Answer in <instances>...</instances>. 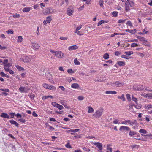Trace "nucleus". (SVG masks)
Listing matches in <instances>:
<instances>
[{
	"instance_id": "f257e3e1",
	"label": "nucleus",
	"mask_w": 152,
	"mask_h": 152,
	"mask_svg": "<svg viewBox=\"0 0 152 152\" xmlns=\"http://www.w3.org/2000/svg\"><path fill=\"white\" fill-rule=\"evenodd\" d=\"M34 58H35V57L33 55H29L28 56H26L23 55L22 58L20 59V60L25 63H27L29 62L32 59Z\"/></svg>"
},
{
	"instance_id": "f03ea898",
	"label": "nucleus",
	"mask_w": 152,
	"mask_h": 152,
	"mask_svg": "<svg viewBox=\"0 0 152 152\" xmlns=\"http://www.w3.org/2000/svg\"><path fill=\"white\" fill-rule=\"evenodd\" d=\"M113 122L114 124H125V123H127L130 124L129 120H126L124 122L122 121L121 119V118H114Z\"/></svg>"
},
{
	"instance_id": "7ed1b4c3",
	"label": "nucleus",
	"mask_w": 152,
	"mask_h": 152,
	"mask_svg": "<svg viewBox=\"0 0 152 152\" xmlns=\"http://www.w3.org/2000/svg\"><path fill=\"white\" fill-rule=\"evenodd\" d=\"M42 86L44 88L49 90H55L56 89V88L55 86L52 85H50L46 83H43Z\"/></svg>"
},
{
	"instance_id": "20e7f679",
	"label": "nucleus",
	"mask_w": 152,
	"mask_h": 152,
	"mask_svg": "<svg viewBox=\"0 0 152 152\" xmlns=\"http://www.w3.org/2000/svg\"><path fill=\"white\" fill-rule=\"evenodd\" d=\"M103 110L104 109L102 108L97 110L96 111V118H99L100 117L102 114Z\"/></svg>"
},
{
	"instance_id": "39448f33",
	"label": "nucleus",
	"mask_w": 152,
	"mask_h": 152,
	"mask_svg": "<svg viewBox=\"0 0 152 152\" xmlns=\"http://www.w3.org/2000/svg\"><path fill=\"white\" fill-rule=\"evenodd\" d=\"M55 56L58 58H61L64 57V54L61 51H56Z\"/></svg>"
},
{
	"instance_id": "423d86ee",
	"label": "nucleus",
	"mask_w": 152,
	"mask_h": 152,
	"mask_svg": "<svg viewBox=\"0 0 152 152\" xmlns=\"http://www.w3.org/2000/svg\"><path fill=\"white\" fill-rule=\"evenodd\" d=\"M9 114L10 115V118H14L15 116H16L17 118H21L22 117V115L21 114L19 113L15 114V113L12 112L10 113Z\"/></svg>"
},
{
	"instance_id": "0eeeda50",
	"label": "nucleus",
	"mask_w": 152,
	"mask_h": 152,
	"mask_svg": "<svg viewBox=\"0 0 152 152\" xmlns=\"http://www.w3.org/2000/svg\"><path fill=\"white\" fill-rule=\"evenodd\" d=\"M52 105L54 107L58 108L59 110H61L64 108L61 105L55 102H52L51 103Z\"/></svg>"
},
{
	"instance_id": "6e6552de",
	"label": "nucleus",
	"mask_w": 152,
	"mask_h": 152,
	"mask_svg": "<svg viewBox=\"0 0 152 152\" xmlns=\"http://www.w3.org/2000/svg\"><path fill=\"white\" fill-rule=\"evenodd\" d=\"M96 146L98 149V150L99 151L101 152L102 151V150L103 148L102 144L99 142H96Z\"/></svg>"
},
{
	"instance_id": "1a4fd4ad",
	"label": "nucleus",
	"mask_w": 152,
	"mask_h": 152,
	"mask_svg": "<svg viewBox=\"0 0 152 152\" xmlns=\"http://www.w3.org/2000/svg\"><path fill=\"white\" fill-rule=\"evenodd\" d=\"M19 91L21 93L27 92L30 90L29 88H26L25 87L20 86L19 89Z\"/></svg>"
},
{
	"instance_id": "9d476101",
	"label": "nucleus",
	"mask_w": 152,
	"mask_h": 152,
	"mask_svg": "<svg viewBox=\"0 0 152 152\" xmlns=\"http://www.w3.org/2000/svg\"><path fill=\"white\" fill-rule=\"evenodd\" d=\"M74 10L73 8H72V9H70V8H69L67 9L66 13L69 16H71L72 14V13L74 12Z\"/></svg>"
},
{
	"instance_id": "9b49d317",
	"label": "nucleus",
	"mask_w": 152,
	"mask_h": 152,
	"mask_svg": "<svg viewBox=\"0 0 152 152\" xmlns=\"http://www.w3.org/2000/svg\"><path fill=\"white\" fill-rule=\"evenodd\" d=\"M142 136L141 138H139V140H142L143 141H146L148 140V137L146 135H143L141 134Z\"/></svg>"
},
{
	"instance_id": "f8f14e48",
	"label": "nucleus",
	"mask_w": 152,
	"mask_h": 152,
	"mask_svg": "<svg viewBox=\"0 0 152 152\" xmlns=\"http://www.w3.org/2000/svg\"><path fill=\"white\" fill-rule=\"evenodd\" d=\"M32 45L33 47V49L35 50L38 49L40 48L39 45L37 43H32Z\"/></svg>"
},
{
	"instance_id": "ddd939ff",
	"label": "nucleus",
	"mask_w": 152,
	"mask_h": 152,
	"mask_svg": "<svg viewBox=\"0 0 152 152\" xmlns=\"http://www.w3.org/2000/svg\"><path fill=\"white\" fill-rule=\"evenodd\" d=\"M78 48V47L76 45L71 46L68 47V50L69 51H72L73 50H76Z\"/></svg>"
},
{
	"instance_id": "4468645a",
	"label": "nucleus",
	"mask_w": 152,
	"mask_h": 152,
	"mask_svg": "<svg viewBox=\"0 0 152 152\" xmlns=\"http://www.w3.org/2000/svg\"><path fill=\"white\" fill-rule=\"evenodd\" d=\"M0 116L4 118H7L8 119H10V116L7 114L4 113H1Z\"/></svg>"
},
{
	"instance_id": "2eb2a0df",
	"label": "nucleus",
	"mask_w": 152,
	"mask_h": 152,
	"mask_svg": "<svg viewBox=\"0 0 152 152\" xmlns=\"http://www.w3.org/2000/svg\"><path fill=\"white\" fill-rule=\"evenodd\" d=\"M11 66V65L10 64V63L6 64H4V68L6 71H9V68Z\"/></svg>"
},
{
	"instance_id": "dca6fc26",
	"label": "nucleus",
	"mask_w": 152,
	"mask_h": 152,
	"mask_svg": "<svg viewBox=\"0 0 152 152\" xmlns=\"http://www.w3.org/2000/svg\"><path fill=\"white\" fill-rule=\"evenodd\" d=\"M45 12L47 14H51L54 12V10L52 8H48L46 10Z\"/></svg>"
},
{
	"instance_id": "f3484780",
	"label": "nucleus",
	"mask_w": 152,
	"mask_h": 152,
	"mask_svg": "<svg viewBox=\"0 0 152 152\" xmlns=\"http://www.w3.org/2000/svg\"><path fill=\"white\" fill-rule=\"evenodd\" d=\"M137 104L136 105H132L131 106H129V109L131 108L133 106L135 107L136 109H140L141 107V105L140 104Z\"/></svg>"
},
{
	"instance_id": "a211bd4d",
	"label": "nucleus",
	"mask_w": 152,
	"mask_h": 152,
	"mask_svg": "<svg viewBox=\"0 0 152 152\" xmlns=\"http://www.w3.org/2000/svg\"><path fill=\"white\" fill-rule=\"evenodd\" d=\"M137 38L139 39L140 41H141L143 43L146 42L147 40L146 39L143 37H141L140 36H138Z\"/></svg>"
},
{
	"instance_id": "6ab92c4d",
	"label": "nucleus",
	"mask_w": 152,
	"mask_h": 152,
	"mask_svg": "<svg viewBox=\"0 0 152 152\" xmlns=\"http://www.w3.org/2000/svg\"><path fill=\"white\" fill-rule=\"evenodd\" d=\"M32 9V8L31 7H26L23 8L22 10V11L24 12H29L30 10H31Z\"/></svg>"
},
{
	"instance_id": "aec40b11",
	"label": "nucleus",
	"mask_w": 152,
	"mask_h": 152,
	"mask_svg": "<svg viewBox=\"0 0 152 152\" xmlns=\"http://www.w3.org/2000/svg\"><path fill=\"white\" fill-rule=\"evenodd\" d=\"M71 87L73 88L78 89L79 88V86L78 84L74 83L72 85Z\"/></svg>"
},
{
	"instance_id": "412c9836",
	"label": "nucleus",
	"mask_w": 152,
	"mask_h": 152,
	"mask_svg": "<svg viewBox=\"0 0 152 152\" xmlns=\"http://www.w3.org/2000/svg\"><path fill=\"white\" fill-rule=\"evenodd\" d=\"M144 117L143 118V120L144 121H146L147 123L148 122L150 121V117L148 115H144Z\"/></svg>"
},
{
	"instance_id": "4be33fe9",
	"label": "nucleus",
	"mask_w": 152,
	"mask_h": 152,
	"mask_svg": "<svg viewBox=\"0 0 152 152\" xmlns=\"http://www.w3.org/2000/svg\"><path fill=\"white\" fill-rule=\"evenodd\" d=\"M144 108L147 110H149L152 108V104H145L144 106Z\"/></svg>"
},
{
	"instance_id": "5701e85b",
	"label": "nucleus",
	"mask_w": 152,
	"mask_h": 152,
	"mask_svg": "<svg viewBox=\"0 0 152 152\" xmlns=\"http://www.w3.org/2000/svg\"><path fill=\"white\" fill-rule=\"evenodd\" d=\"M125 31L126 32H128L129 33H131L132 34H134L136 32V30L135 29H134L132 30H130L127 29L125 30Z\"/></svg>"
},
{
	"instance_id": "b1692460",
	"label": "nucleus",
	"mask_w": 152,
	"mask_h": 152,
	"mask_svg": "<svg viewBox=\"0 0 152 152\" xmlns=\"http://www.w3.org/2000/svg\"><path fill=\"white\" fill-rule=\"evenodd\" d=\"M145 97L148 98L149 99H152V94L151 93H147L145 96Z\"/></svg>"
},
{
	"instance_id": "393cba45",
	"label": "nucleus",
	"mask_w": 152,
	"mask_h": 152,
	"mask_svg": "<svg viewBox=\"0 0 152 152\" xmlns=\"http://www.w3.org/2000/svg\"><path fill=\"white\" fill-rule=\"evenodd\" d=\"M105 94H117V92L115 91H108L105 92Z\"/></svg>"
},
{
	"instance_id": "a878e982",
	"label": "nucleus",
	"mask_w": 152,
	"mask_h": 152,
	"mask_svg": "<svg viewBox=\"0 0 152 152\" xmlns=\"http://www.w3.org/2000/svg\"><path fill=\"white\" fill-rule=\"evenodd\" d=\"M129 2H126L125 3V10L126 11H127L129 10H130V7L129 6Z\"/></svg>"
},
{
	"instance_id": "bb28decb",
	"label": "nucleus",
	"mask_w": 152,
	"mask_h": 152,
	"mask_svg": "<svg viewBox=\"0 0 152 152\" xmlns=\"http://www.w3.org/2000/svg\"><path fill=\"white\" fill-rule=\"evenodd\" d=\"M15 66L18 70L19 71H24V68L21 67L18 65H16Z\"/></svg>"
},
{
	"instance_id": "cd10ccee",
	"label": "nucleus",
	"mask_w": 152,
	"mask_h": 152,
	"mask_svg": "<svg viewBox=\"0 0 152 152\" xmlns=\"http://www.w3.org/2000/svg\"><path fill=\"white\" fill-rule=\"evenodd\" d=\"M87 108L88 110L89 113H92L94 111L93 109L90 106L87 107Z\"/></svg>"
},
{
	"instance_id": "c85d7f7f",
	"label": "nucleus",
	"mask_w": 152,
	"mask_h": 152,
	"mask_svg": "<svg viewBox=\"0 0 152 152\" xmlns=\"http://www.w3.org/2000/svg\"><path fill=\"white\" fill-rule=\"evenodd\" d=\"M49 98L52 99L53 98V97L51 95L44 96L42 97V100H45Z\"/></svg>"
},
{
	"instance_id": "c756f323",
	"label": "nucleus",
	"mask_w": 152,
	"mask_h": 152,
	"mask_svg": "<svg viewBox=\"0 0 152 152\" xmlns=\"http://www.w3.org/2000/svg\"><path fill=\"white\" fill-rule=\"evenodd\" d=\"M112 16L113 17H116L118 15V12L116 11L113 12L112 13Z\"/></svg>"
},
{
	"instance_id": "7c9ffc66",
	"label": "nucleus",
	"mask_w": 152,
	"mask_h": 152,
	"mask_svg": "<svg viewBox=\"0 0 152 152\" xmlns=\"http://www.w3.org/2000/svg\"><path fill=\"white\" fill-rule=\"evenodd\" d=\"M52 19L50 16H48L46 18V21L48 23H50L52 20Z\"/></svg>"
},
{
	"instance_id": "2f4dec72",
	"label": "nucleus",
	"mask_w": 152,
	"mask_h": 152,
	"mask_svg": "<svg viewBox=\"0 0 152 152\" xmlns=\"http://www.w3.org/2000/svg\"><path fill=\"white\" fill-rule=\"evenodd\" d=\"M111 144H108L107 146V149L108 150L110 151V152H112V149L111 147Z\"/></svg>"
},
{
	"instance_id": "473e14b6",
	"label": "nucleus",
	"mask_w": 152,
	"mask_h": 152,
	"mask_svg": "<svg viewBox=\"0 0 152 152\" xmlns=\"http://www.w3.org/2000/svg\"><path fill=\"white\" fill-rule=\"evenodd\" d=\"M129 128L126 127V126H121L120 128V130L121 131L122 130H128L129 129Z\"/></svg>"
},
{
	"instance_id": "72a5a7b5",
	"label": "nucleus",
	"mask_w": 152,
	"mask_h": 152,
	"mask_svg": "<svg viewBox=\"0 0 152 152\" xmlns=\"http://www.w3.org/2000/svg\"><path fill=\"white\" fill-rule=\"evenodd\" d=\"M115 85H117L118 86H121L123 85L124 83H123L119 81H117L115 83Z\"/></svg>"
},
{
	"instance_id": "f704fd0d",
	"label": "nucleus",
	"mask_w": 152,
	"mask_h": 152,
	"mask_svg": "<svg viewBox=\"0 0 152 152\" xmlns=\"http://www.w3.org/2000/svg\"><path fill=\"white\" fill-rule=\"evenodd\" d=\"M124 53L127 55L130 56L133 54V52L132 51H126L124 52Z\"/></svg>"
},
{
	"instance_id": "c9c22d12",
	"label": "nucleus",
	"mask_w": 152,
	"mask_h": 152,
	"mask_svg": "<svg viewBox=\"0 0 152 152\" xmlns=\"http://www.w3.org/2000/svg\"><path fill=\"white\" fill-rule=\"evenodd\" d=\"M140 137V135L139 133H136L134 135V136L133 137L134 138L136 139L137 140H139V139L140 138H138Z\"/></svg>"
},
{
	"instance_id": "e433bc0d",
	"label": "nucleus",
	"mask_w": 152,
	"mask_h": 152,
	"mask_svg": "<svg viewBox=\"0 0 152 152\" xmlns=\"http://www.w3.org/2000/svg\"><path fill=\"white\" fill-rule=\"evenodd\" d=\"M117 64L120 66H122L125 65V62L123 61H118Z\"/></svg>"
},
{
	"instance_id": "4c0bfd02",
	"label": "nucleus",
	"mask_w": 152,
	"mask_h": 152,
	"mask_svg": "<svg viewBox=\"0 0 152 152\" xmlns=\"http://www.w3.org/2000/svg\"><path fill=\"white\" fill-rule=\"evenodd\" d=\"M109 57V56L108 53H106L103 56V58L105 59H108Z\"/></svg>"
},
{
	"instance_id": "58836bf2",
	"label": "nucleus",
	"mask_w": 152,
	"mask_h": 152,
	"mask_svg": "<svg viewBox=\"0 0 152 152\" xmlns=\"http://www.w3.org/2000/svg\"><path fill=\"white\" fill-rule=\"evenodd\" d=\"M23 39L22 36H19L18 37L17 41L18 42H21L22 41Z\"/></svg>"
},
{
	"instance_id": "ea45409f",
	"label": "nucleus",
	"mask_w": 152,
	"mask_h": 152,
	"mask_svg": "<svg viewBox=\"0 0 152 152\" xmlns=\"http://www.w3.org/2000/svg\"><path fill=\"white\" fill-rule=\"evenodd\" d=\"M74 62L75 64L76 65H79L80 64V63L79 61L77 60V58H76L74 60Z\"/></svg>"
},
{
	"instance_id": "a19ab883",
	"label": "nucleus",
	"mask_w": 152,
	"mask_h": 152,
	"mask_svg": "<svg viewBox=\"0 0 152 152\" xmlns=\"http://www.w3.org/2000/svg\"><path fill=\"white\" fill-rule=\"evenodd\" d=\"M139 132L140 133H143L144 134H146L147 133V131L146 130L144 129H141L139 131Z\"/></svg>"
},
{
	"instance_id": "79ce46f5",
	"label": "nucleus",
	"mask_w": 152,
	"mask_h": 152,
	"mask_svg": "<svg viewBox=\"0 0 152 152\" xmlns=\"http://www.w3.org/2000/svg\"><path fill=\"white\" fill-rule=\"evenodd\" d=\"M79 129H70L69 130V132H76L79 131Z\"/></svg>"
},
{
	"instance_id": "37998d69",
	"label": "nucleus",
	"mask_w": 152,
	"mask_h": 152,
	"mask_svg": "<svg viewBox=\"0 0 152 152\" xmlns=\"http://www.w3.org/2000/svg\"><path fill=\"white\" fill-rule=\"evenodd\" d=\"M21 118H21H18V120L22 123H25L26 121L23 118Z\"/></svg>"
},
{
	"instance_id": "c03bdc74",
	"label": "nucleus",
	"mask_w": 152,
	"mask_h": 152,
	"mask_svg": "<svg viewBox=\"0 0 152 152\" xmlns=\"http://www.w3.org/2000/svg\"><path fill=\"white\" fill-rule=\"evenodd\" d=\"M136 132L133 131H130L129 133V135L130 136H133L134 135Z\"/></svg>"
},
{
	"instance_id": "a18cd8bd",
	"label": "nucleus",
	"mask_w": 152,
	"mask_h": 152,
	"mask_svg": "<svg viewBox=\"0 0 152 152\" xmlns=\"http://www.w3.org/2000/svg\"><path fill=\"white\" fill-rule=\"evenodd\" d=\"M139 45L138 44H137L136 43H132L131 45V47H132L134 48V47H135L138 46V45L140 46V45Z\"/></svg>"
},
{
	"instance_id": "49530a36",
	"label": "nucleus",
	"mask_w": 152,
	"mask_h": 152,
	"mask_svg": "<svg viewBox=\"0 0 152 152\" xmlns=\"http://www.w3.org/2000/svg\"><path fill=\"white\" fill-rule=\"evenodd\" d=\"M132 100L134 101L136 104H137V98L134 97L133 95L132 96Z\"/></svg>"
},
{
	"instance_id": "de8ad7c7",
	"label": "nucleus",
	"mask_w": 152,
	"mask_h": 152,
	"mask_svg": "<svg viewBox=\"0 0 152 152\" xmlns=\"http://www.w3.org/2000/svg\"><path fill=\"white\" fill-rule=\"evenodd\" d=\"M126 97L127 98V99L129 101H130L131 100V98L130 97V95L129 94H126Z\"/></svg>"
},
{
	"instance_id": "09e8293b",
	"label": "nucleus",
	"mask_w": 152,
	"mask_h": 152,
	"mask_svg": "<svg viewBox=\"0 0 152 152\" xmlns=\"http://www.w3.org/2000/svg\"><path fill=\"white\" fill-rule=\"evenodd\" d=\"M137 54L141 58H143L144 56V54H143L142 53H140V52H137Z\"/></svg>"
},
{
	"instance_id": "8fccbe9b",
	"label": "nucleus",
	"mask_w": 152,
	"mask_h": 152,
	"mask_svg": "<svg viewBox=\"0 0 152 152\" xmlns=\"http://www.w3.org/2000/svg\"><path fill=\"white\" fill-rule=\"evenodd\" d=\"M28 96L31 99H34L35 95L34 94H31L29 95H28Z\"/></svg>"
},
{
	"instance_id": "3c124183",
	"label": "nucleus",
	"mask_w": 152,
	"mask_h": 152,
	"mask_svg": "<svg viewBox=\"0 0 152 152\" xmlns=\"http://www.w3.org/2000/svg\"><path fill=\"white\" fill-rule=\"evenodd\" d=\"M6 32L8 34H13V31L12 30H9L6 31Z\"/></svg>"
},
{
	"instance_id": "603ef678",
	"label": "nucleus",
	"mask_w": 152,
	"mask_h": 152,
	"mask_svg": "<svg viewBox=\"0 0 152 152\" xmlns=\"http://www.w3.org/2000/svg\"><path fill=\"white\" fill-rule=\"evenodd\" d=\"M0 90L1 91L5 92H9L10 90L8 89H0Z\"/></svg>"
},
{
	"instance_id": "864d4df0",
	"label": "nucleus",
	"mask_w": 152,
	"mask_h": 152,
	"mask_svg": "<svg viewBox=\"0 0 152 152\" xmlns=\"http://www.w3.org/2000/svg\"><path fill=\"white\" fill-rule=\"evenodd\" d=\"M77 99L79 100H82L84 99V98L82 96H79L77 98Z\"/></svg>"
},
{
	"instance_id": "5fc2aeb1",
	"label": "nucleus",
	"mask_w": 152,
	"mask_h": 152,
	"mask_svg": "<svg viewBox=\"0 0 152 152\" xmlns=\"http://www.w3.org/2000/svg\"><path fill=\"white\" fill-rule=\"evenodd\" d=\"M99 3L100 6L102 7H103V1L102 0H101L99 1Z\"/></svg>"
},
{
	"instance_id": "6e6d98bb",
	"label": "nucleus",
	"mask_w": 152,
	"mask_h": 152,
	"mask_svg": "<svg viewBox=\"0 0 152 152\" xmlns=\"http://www.w3.org/2000/svg\"><path fill=\"white\" fill-rule=\"evenodd\" d=\"M126 24L127 25H128L130 27H132V26L131 22L130 21H128L127 22Z\"/></svg>"
},
{
	"instance_id": "4d7b16f0",
	"label": "nucleus",
	"mask_w": 152,
	"mask_h": 152,
	"mask_svg": "<svg viewBox=\"0 0 152 152\" xmlns=\"http://www.w3.org/2000/svg\"><path fill=\"white\" fill-rule=\"evenodd\" d=\"M60 39H61V40H66L67 39H68V38L67 37H60Z\"/></svg>"
},
{
	"instance_id": "13d9d810",
	"label": "nucleus",
	"mask_w": 152,
	"mask_h": 152,
	"mask_svg": "<svg viewBox=\"0 0 152 152\" xmlns=\"http://www.w3.org/2000/svg\"><path fill=\"white\" fill-rule=\"evenodd\" d=\"M65 146L66 148H72L71 145H70L69 143H68Z\"/></svg>"
},
{
	"instance_id": "bf43d9fd",
	"label": "nucleus",
	"mask_w": 152,
	"mask_h": 152,
	"mask_svg": "<svg viewBox=\"0 0 152 152\" xmlns=\"http://www.w3.org/2000/svg\"><path fill=\"white\" fill-rule=\"evenodd\" d=\"M13 17L14 18H17L20 17V15L19 14H15L13 16Z\"/></svg>"
},
{
	"instance_id": "052dcab7",
	"label": "nucleus",
	"mask_w": 152,
	"mask_h": 152,
	"mask_svg": "<svg viewBox=\"0 0 152 152\" xmlns=\"http://www.w3.org/2000/svg\"><path fill=\"white\" fill-rule=\"evenodd\" d=\"M0 75L2 77L6 76V74H5L3 72H0Z\"/></svg>"
},
{
	"instance_id": "680f3d73",
	"label": "nucleus",
	"mask_w": 152,
	"mask_h": 152,
	"mask_svg": "<svg viewBox=\"0 0 152 152\" xmlns=\"http://www.w3.org/2000/svg\"><path fill=\"white\" fill-rule=\"evenodd\" d=\"M121 99L123 101H125L126 99L124 96V94H122L121 96Z\"/></svg>"
},
{
	"instance_id": "e2e57ef3",
	"label": "nucleus",
	"mask_w": 152,
	"mask_h": 152,
	"mask_svg": "<svg viewBox=\"0 0 152 152\" xmlns=\"http://www.w3.org/2000/svg\"><path fill=\"white\" fill-rule=\"evenodd\" d=\"M104 23V21L103 20H101L98 23V26H99L101 24L103 23Z\"/></svg>"
},
{
	"instance_id": "0e129e2a",
	"label": "nucleus",
	"mask_w": 152,
	"mask_h": 152,
	"mask_svg": "<svg viewBox=\"0 0 152 152\" xmlns=\"http://www.w3.org/2000/svg\"><path fill=\"white\" fill-rule=\"evenodd\" d=\"M10 122L11 124H18L15 121L12 119L10 120Z\"/></svg>"
},
{
	"instance_id": "69168bd1",
	"label": "nucleus",
	"mask_w": 152,
	"mask_h": 152,
	"mask_svg": "<svg viewBox=\"0 0 152 152\" xmlns=\"http://www.w3.org/2000/svg\"><path fill=\"white\" fill-rule=\"evenodd\" d=\"M121 57L122 58H123L126 59H128L129 58L127 57L126 55H123L121 56Z\"/></svg>"
},
{
	"instance_id": "338daca9",
	"label": "nucleus",
	"mask_w": 152,
	"mask_h": 152,
	"mask_svg": "<svg viewBox=\"0 0 152 152\" xmlns=\"http://www.w3.org/2000/svg\"><path fill=\"white\" fill-rule=\"evenodd\" d=\"M84 8V6L83 5L81 6H80L78 9L79 11H80L82 10Z\"/></svg>"
},
{
	"instance_id": "774afa93",
	"label": "nucleus",
	"mask_w": 152,
	"mask_h": 152,
	"mask_svg": "<svg viewBox=\"0 0 152 152\" xmlns=\"http://www.w3.org/2000/svg\"><path fill=\"white\" fill-rule=\"evenodd\" d=\"M32 115L35 117H37L38 116L37 114L36 113L35 111H34L32 113Z\"/></svg>"
}]
</instances>
